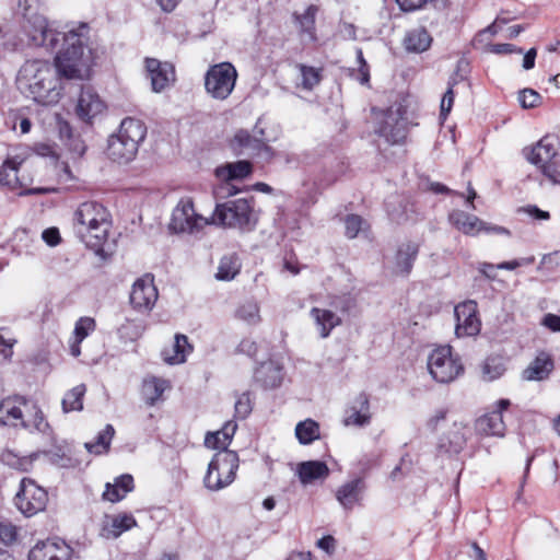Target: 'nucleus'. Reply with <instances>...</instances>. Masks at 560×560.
I'll list each match as a JSON object with an SVG mask.
<instances>
[{"label": "nucleus", "mask_w": 560, "mask_h": 560, "mask_svg": "<svg viewBox=\"0 0 560 560\" xmlns=\"http://www.w3.org/2000/svg\"><path fill=\"white\" fill-rule=\"evenodd\" d=\"M42 237L49 246H56L60 242V234L58 229L56 228H49L44 230L42 233Z\"/></svg>", "instance_id": "55"}, {"label": "nucleus", "mask_w": 560, "mask_h": 560, "mask_svg": "<svg viewBox=\"0 0 560 560\" xmlns=\"http://www.w3.org/2000/svg\"><path fill=\"white\" fill-rule=\"evenodd\" d=\"M448 219L450 222L465 235L476 236L482 229H487L486 222L463 210H453Z\"/></svg>", "instance_id": "25"}, {"label": "nucleus", "mask_w": 560, "mask_h": 560, "mask_svg": "<svg viewBox=\"0 0 560 560\" xmlns=\"http://www.w3.org/2000/svg\"><path fill=\"white\" fill-rule=\"evenodd\" d=\"M5 328H0V362L8 361L13 354V346L16 340L5 337Z\"/></svg>", "instance_id": "48"}, {"label": "nucleus", "mask_w": 560, "mask_h": 560, "mask_svg": "<svg viewBox=\"0 0 560 560\" xmlns=\"http://www.w3.org/2000/svg\"><path fill=\"white\" fill-rule=\"evenodd\" d=\"M75 236L96 254L104 252L113 226L110 211L97 201H84L73 212Z\"/></svg>", "instance_id": "2"}, {"label": "nucleus", "mask_w": 560, "mask_h": 560, "mask_svg": "<svg viewBox=\"0 0 560 560\" xmlns=\"http://www.w3.org/2000/svg\"><path fill=\"white\" fill-rule=\"evenodd\" d=\"M534 262V257L514 259L511 261H503L497 265V269L514 270L523 265H530Z\"/></svg>", "instance_id": "53"}, {"label": "nucleus", "mask_w": 560, "mask_h": 560, "mask_svg": "<svg viewBox=\"0 0 560 560\" xmlns=\"http://www.w3.org/2000/svg\"><path fill=\"white\" fill-rule=\"evenodd\" d=\"M114 434V427L112 424H107L101 432H98L94 442H86L84 446L86 451L91 454H105L109 450Z\"/></svg>", "instance_id": "39"}, {"label": "nucleus", "mask_w": 560, "mask_h": 560, "mask_svg": "<svg viewBox=\"0 0 560 560\" xmlns=\"http://www.w3.org/2000/svg\"><path fill=\"white\" fill-rule=\"evenodd\" d=\"M252 411V401L248 393H243L235 401V413L238 418H246Z\"/></svg>", "instance_id": "50"}, {"label": "nucleus", "mask_w": 560, "mask_h": 560, "mask_svg": "<svg viewBox=\"0 0 560 560\" xmlns=\"http://www.w3.org/2000/svg\"><path fill=\"white\" fill-rule=\"evenodd\" d=\"M69 548L63 542L46 540L37 542L28 552V560H68Z\"/></svg>", "instance_id": "23"}, {"label": "nucleus", "mask_w": 560, "mask_h": 560, "mask_svg": "<svg viewBox=\"0 0 560 560\" xmlns=\"http://www.w3.org/2000/svg\"><path fill=\"white\" fill-rule=\"evenodd\" d=\"M465 427L454 423L452 430L440 441V447L447 453H459L466 444Z\"/></svg>", "instance_id": "35"}, {"label": "nucleus", "mask_w": 560, "mask_h": 560, "mask_svg": "<svg viewBox=\"0 0 560 560\" xmlns=\"http://www.w3.org/2000/svg\"><path fill=\"white\" fill-rule=\"evenodd\" d=\"M137 525V520L129 512L105 515L102 522L101 536L106 539H116Z\"/></svg>", "instance_id": "20"}, {"label": "nucleus", "mask_w": 560, "mask_h": 560, "mask_svg": "<svg viewBox=\"0 0 560 560\" xmlns=\"http://www.w3.org/2000/svg\"><path fill=\"white\" fill-rule=\"evenodd\" d=\"M509 399H500L497 402V408L480 417L476 422L478 432L486 435L503 436L505 433V424L503 421L502 412L510 407Z\"/></svg>", "instance_id": "18"}, {"label": "nucleus", "mask_w": 560, "mask_h": 560, "mask_svg": "<svg viewBox=\"0 0 560 560\" xmlns=\"http://www.w3.org/2000/svg\"><path fill=\"white\" fill-rule=\"evenodd\" d=\"M159 298L158 289L152 275H144L138 278L129 294V302L132 308L139 313H149L154 307Z\"/></svg>", "instance_id": "13"}, {"label": "nucleus", "mask_w": 560, "mask_h": 560, "mask_svg": "<svg viewBox=\"0 0 560 560\" xmlns=\"http://www.w3.org/2000/svg\"><path fill=\"white\" fill-rule=\"evenodd\" d=\"M133 489V477L129 474H124L116 477L113 482L105 485L102 499L110 503H117L124 500Z\"/></svg>", "instance_id": "24"}, {"label": "nucleus", "mask_w": 560, "mask_h": 560, "mask_svg": "<svg viewBox=\"0 0 560 560\" xmlns=\"http://www.w3.org/2000/svg\"><path fill=\"white\" fill-rule=\"evenodd\" d=\"M268 139L264 137V130L255 127V135L252 136L247 130H238L232 140V148L238 154L261 155L266 153L271 156V148L267 145Z\"/></svg>", "instance_id": "14"}, {"label": "nucleus", "mask_w": 560, "mask_h": 560, "mask_svg": "<svg viewBox=\"0 0 560 560\" xmlns=\"http://www.w3.org/2000/svg\"><path fill=\"white\" fill-rule=\"evenodd\" d=\"M104 109V102L93 89L83 88L81 90L77 104V115L80 119L91 121L97 115L102 114Z\"/></svg>", "instance_id": "21"}, {"label": "nucleus", "mask_w": 560, "mask_h": 560, "mask_svg": "<svg viewBox=\"0 0 560 560\" xmlns=\"http://www.w3.org/2000/svg\"><path fill=\"white\" fill-rule=\"evenodd\" d=\"M372 420L370 399L365 393H360L345 411L343 424L346 427L362 428Z\"/></svg>", "instance_id": "19"}, {"label": "nucleus", "mask_w": 560, "mask_h": 560, "mask_svg": "<svg viewBox=\"0 0 560 560\" xmlns=\"http://www.w3.org/2000/svg\"><path fill=\"white\" fill-rule=\"evenodd\" d=\"M255 377L265 388H276L282 383L283 373L280 365L270 361L256 370Z\"/></svg>", "instance_id": "32"}, {"label": "nucleus", "mask_w": 560, "mask_h": 560, "mask_svg": "<svg viewBox=\"0 0 560 560\" xmlns=\"http://www.w3.org/2000/svg\"><path fill=\"white\" fill-rule=\"evenodd\" d=\"M366 485L363 478H354L341 485L336 491V499L346 510L361 504Z\"/></svg>", "instance_id": "22"}, {"label": "nucleus", "mask_w": 560, "mask_h": 560, "mask_svg": "<svg viewBox=\"0 0 560 560\" xmlns=\"http://www.w3.org/2000/svg\"><path fill=\"white\" fill-rule=\"evenodd\" d=\"M257 222L252 199L240 198L217 205L212 214V224L247 232L253 231Z\"/></svg>", "instance_id": "5"}, {"label": "nucleus", "mask_w": 560, "mask_h": 560, "mask_svg": "<svg viewBox=\"0 0 560 560\" xmlns=\"http://www.w3.org/2000/svg\"><path fill=\"white\" fill-rule=\"evenodd\" d=\"M47 502L48 494L44 488L37 486L31 479H22L20 490L14 498V504L24 516L31 517L44 511Z\"/></svg>", "instance_id": "12"}, {"label": "nucleus", "mask_w": 560, "mask_h": 560, "mask_svg": "<svg viewBox=\"0 0 560 560\" xmlns=\"http://www.w3.org/2000/svg\"><path fill=\"white\" fill-rule=\"evenodd\" d=\"M311 317L322 338H327L335 327L341 325V318L330 310L313 307Z\"/></svg>", "instance_id": "29"}, {"label": "nucleus", "mask_w": 560, "mask_h": 560, "mask_svg": "<svg viewBox=\"0 0 560 560\" xmlns=\"http://www.w3.org/2000/svg\"><path fill=\"white\" fill-rule=\"evenodd\" d=\"M456 318L455 334L457 337L475 336L480 330V322L477 317V304L466 301L455 306Z\"/></svg>", "instance_id": "16"}, {"label": "nucleus", "mask_w": 560, "mask_h": 560, "mask_svg": "<svg viewBox=\"0 0 560 560\" xmlns=\"http://www.w3.org/2000/svg\"><path fill=\"white\" fill-rule=\"evenodd\" d=\"M334 542H335V539L331 536H326L317 541V546L320 549L329 551V549L334 547Z\"/></svg>", "instance_id": "64"}, {"label": "nucleus", "mask_w": 560, "mask_h": 560, "mask_svg": "<svg viewBox=\"0 0 560 560\" xmlns=\"http://www.w3.org/2000/svg\"><path fill=\"white\" fill-rule=\"evenodd\" d=\"M428 370L431 377L441 384H448L464 373L460 358L453 353L451 346H440L428 357Z\"/></svg>", "instance_id": "9"}, {"label": "nucleus", "mask_w": 560, "mask_h": 560, "mask_svg": "<svg viewBox=\"0 0 560 560\" xmlns=\"http://www.w3.org/2000/svg\"><path fill=\"white\" fill-rule=\"evenodd\" d=\"M236 429L237 424L234 421H226L221 430L207 433L205 438V445L208 448L220 450V452H230L228 446L230 445Z\"/></svg>", "instance_id": "27"}, {"label": "nucleus", "mask_w": 560, "mask_h": 560, "mask_svg": "<svg viewBox=\"0 0 560 560\" xmlns=\"http://www.w3.org/2000/svg\"><path fill=\"white\" fill-rule=\"evenodd\" d=\"M518 101L524 108H534L540 104L541 96L532 89H524L518 94Z\"/></svg>", "instance_id": "47"}, {"label": "nucleus", "mask_w": 560, "mask_h": 560, "mask_svg": "<svg viewBox=\"0 0 560 560\" xmlns=\"http://www.w3.org/2000/svg\"><path fill=\"white\" fill-rule=\"evenodd\" d=\"M505 363L501 357H489L482 365V378L485 381H494L501 377L505 372Z\"/></svg>", "instance_id": "42"}, {"label": "nucleus", "mask_w": 560, "mask_h": 560, "mask_svg": "<svg viewBox=\"0 0 560 560\" xmlns=\"http://www.w3.org/2000/svg\"><path fill=\"white\" fill-rule=\"evenodd\" d=\"M295 436L301 444H311L320 436L319 424L313 419L300 421L295 427Z\"/></svg>", "instance_id": "37"}, {"label": "nucleus", "mask_w": 560, "mask_h": 560, "mask_svg": "<svg viewBox=\"0 0 560 560\" xmlns=\"http://www.w3.org/2000/svg\"><path fill=\"white\" fill-rule=\"evenodd\" d=\"M431 43L432 37L424 27H416L409 31L404 39L406 49L412 52L425 51Z\"/></svg>", "instance_id": "34"}, {"label": "nucleus", "mask_w": 560, "mask_h": 560, "mask_svg": "<svg viewBox=\"0 0 560 560\" xmlns=\"http://www.w3.org/2000/svg\"><path fill=\"white\" fill-rule=\"evenodd\" d=\"M376 126L375 132L390 144L401 143L407 137L406 106L395 102L386 110H373Z\"/></svg>", "instance_id": "7"}, {"label": "nucleus", "mask_w": 560, "mask_h": 560, "mask_svg": "<svg viewBox=\"0 0 560 560\" xmlns=\"http://www.w3.org/2000/svg\"><path fill=\"white\" fill-rule=\"evenodd\" d=\"M553 370V361L547 353H540L523 371V378L526 381L546 380Z\"/></svg>", "instance_id": "28"}, {"label": "nucleus", "mask_w": 560, "mask_h": 560, "mask_svg": "<svg viewBox=\"0 0 560 560\" xmlns=\"http://www.w3.org/2000/svg\"><path fill=\"white\" fill-rule=\"evenodd\" d=\"M24 31L34 46L54 50L62 40L55 63L44 59H27L19 68L15 86L26 98L40 106H54L62 97L61 77L83 79L88 72L84 60V38L88 26L82 24L78 31L60 33L48 25L46 18L26 8Z\"/></svg>", "instance_id": "1"}, {"label": "nucleus", "mask_w": 560, "mask_h": 560, "mask_svg": "<svg viewBox=\"0 0 560 560\" xmlns=\"http://www.w3.org/2000/svg\"><path fill=\"white\" fill-rule=\"evenodd\" d=\"M145 136L147 127L141 120L131 117L125 118L117 132L107 139L106 156L120 165L132 162Z\"/></svg>", "instance_id": "4"}, {"label": "nucleus", "mask_w": 560, "mask_h": 560, "mask_svg": "<svg viewBox=\"0 0 560 560\" xmlns=\"http://www.w3.org/2000/svg\"><path fill=\"white\" fill-rule=\"evenodd\" d=\"M252 173V164L248 161H237L234 163H228L215 170V175L219 179L225 182L220 187V191L224 196L236 195L240 189L232 185L230 182L235 179H243Z\"/></svg>", "instance_id": "17"}, {"label": "nucleus", "mask_w": 560, "mask_h": 560, "mask_svg": "<svg viewBox=\"0 0 560 560\" xmlns=\"http://www.w3.org/2000/svg\"><path fill=\"white\" fill-rule=\"evenodd\" d=\"M0 424L23 428L47 436L52 429L36 401L21 395H12L0 401Z\"/></svg>", "instance_id": "3"}, {"label": "nucleus", "mask_w": 560, "mask_h": 560, "mask_svg": "<svg viewBox=\"0 0 560 560\" xmlns=\"http://www.w3.org/2000/svg\"><path fill=\"white\" fill-rule=\"evenodd\" d=\"M296 69L299 70L300 74V83L298 86L302 88L303 90L312 91L320 83L323 79L322 68L299 63L296 65Z\"/></svg>", "instance_id": "38"}, {"label": "nucleus", "mask_w": 560, "mask_h": 560, "mask_svg": "<svg viewBox=\"0 0 560 560\" xmlns=\"http://www.w3.org/2000/svg\"><path fill=\"white\" fill-rule=\"evenodd\" d=\"M192 351V346L188 342V338L185 335H175V340L170 348H165L162 351V355L165 362L170 364H179L186 361L187 354Z\"/></svg>", "instance_id": "30"}, {"label": "nucleus", "mask_w": 560, "mask_h": 560, "mask_svg": "<svg viewBox=\"0 0 560 560\" xmlns=\"http://www.w3.org/2000/svg\"><path fill=\"white\" fill-rule=\"evenodd\" d=\"M96 323L92 317H81L75 323L73 338L82 342L91 332L95 330Z\"/></svg>", "instance_id": "45"}, {"label": "nucleus", "mask_w": 560, "mask_h": 560, "mask_svg": "<svg viewBox=\"0 0 560 560\" xmlns=\"http://www.w3.org/2000/svg\"><path fill=\"white\" fill-rule=\"evenodd\" d=\"M524 211L535 220H548L550 218L549 212L540 210L536 206H528L524 208Z\"/></svg>", "instance_id": "56"}, {"label": "nucleus", "mask_w": 560, "mask_h": 560, "mask_svg": "<svg viewBox=\"0 0 560 560\" xmlns=\"http://www.w3.org/2000/svg\"><path fill=\"white\" fill-rule=\"evenodd\" d=\"M494 269H497V265L489 262H480L478 266L479 272L490 280H493L495 278V275L493 272Z\"/></svg>", "instance_id": "60"}, {"label": "nucleus", "mask_w": 560, "mask_h": 560, "mask_svg": "<svg viewBox=\"0 0 560 560\" xmlns=\"http://www.w3.org/2000/svg\"><path fill=\"white\" fill-rule=\"evenodd\" d=\"M236 317L248 325H257L261 320L258 303L255 301L244 302L236 310Z\"/></svg>", "instance_id": "43"}, {"label": "nucleus", "mask_w": 560, "mask_h": 560, "mask_svg": "<svg viewBox=\"0 0 560 560\" xmlns=\"http://www.w3.org/2000/svg\"><path fill=\"white\" fill-rule=\"evenodd\" d=\"M145 70L151 81L152 91L163 92L176 80L175 68L171 62H162L155 58L145 59Z\"/></svg>", "instance_id": "15"}, {"label": "nucleus", "mask_w": 560, "mask_h": 560, "mask_svg": "<svg viewBox=\"0 0 560 560\" xmlns=\"http://www.w3.org/2000/svg\"><path fill=\"white\" fill-rule=\"evenodd\" d=\"M537 51L535 48H530L523 58V68L525 70H529L534 68L535 66V58H536Z\"/></svg>", "instance_id": "61"}, {"label": "nucleus", "mask_w": 560, "mask_h": 560, "mask_svg": "<svg viewBox=\"0 0 560 560\" xmlns=\"http://www.w3.org/2000/svg\"><path fill=\"white\" fill-rule=\"evenodd\" d=\"M317 7L310 5L302 14H295L296 23L299 24L300 35L304 40L315 42L316 28L315 19L317 14Z\"/></svg>", "instance_id": "33"}, {"label": "nucleus", "mask_w": 560, "mask_h": 560, "mask_svg": "<svg viewBox=\"0 0 560 560\" xmlns=\"http://www.w3.org/2000/svg\"><path fill=\"white\" fill-rule=\"evenodd\" d=\"M419 252V245L407 242L399 246L395 257V272L408 275Z\"/></svg>", "instance_id": "31"}, {"label": "nucleus", "mask_w": 560, "mask_h": 560, "mask_svg": "<svg viewBox=\"0 0 560 560\" xmlns=\"http://www.w3.org/2000/svg\"><path fill=\"white\" fill-rule=\"evenodd\" d=\"M490 51L497 55H505V54H522V48L516 47L513 44H494L491 45Z\"/></svg>", "instance_id": "52"}, {"label": "nucleus", "mask_w": 560, "mask_h": 560, "mask_svg": "<svg viewBox=\"0 0 560 560\" xmlns=\"http://www.w3.org/2000/svg\"><path fill=\"white\" fill-rule=\"evenodd\" d=\"M86 393L84 384H79L68 390L61 401L62 411L65 413L71 411H81L83 409V397Z\"/></svg>", "instance_id": "40"}, {"label": "nucleus", "mask_w": 560, "mask_h": 560, "mask_svg": "<svg viewBox=\"0 0 560 560\" xmlns=\"http://www.w3.org/2000/svg\"><path fill=\"white\" fill-rule=\"evenodd\" d=\"M471 549L472 553H470L469 557L472 560H488L486 552L477 542H471Z\"/></svg>", "instance_id": "62"}, {"label": "nucleus", "mask_w": 560, "mask_h": 560, "mask_svg": "<svg viewBox=\"0 0 560 560\" xmlns=\"http://www.w3.org/2000/svg\"><path fill=\"white\" fill-rule=\"evenodd\" d=\"M511 19L498 16L491 25H489L486 30L480 32V35H485L487 33L495 35L501 30L502 25L506 24Z\"/></svg>", "instance_id": "57"}, {"label": "nucleus", "mask_w": 560, "mask_h": 560, "mask_svg": "<svg viewBox=\"0 0 560 560\" xmlns=\"http://www.w3.org/2000/svg\"><path fill=\"white\" fill-rule=\"evenodd\" d=\"M18 538V527L10 522L0 523V540L5 545L13 544Z\"/></svg>", "instance_id": "49"}, {"label": "nucleus", "mask_w": 560, "mask_h": 560, "mask_svg": "<svg viewBox=\"0 0 560 560\" xmlns=\"http://www.w3.org/2000/svg\"><path fill=\"white\" fill-rule=\"evenodd\" d=\"M238 72L229 61L210 66L203 78L206 93L215 101H225L233 93Z\"/></svg>", "instance_id": "8"}, {"label": "nucleus", "mask_w": 560, "mask_h": 560, "mask_svg": "<svg viewBox=\"0 0 560 560\" xmlns=\"http://www.w3.org/2000/svg\"><path fill=\"white\" fill-rule=\"evenodd\" d=\"M238 351L248 355H255L257 352V345L249 339L242 340L238 345Z\"/></svg>", "instance_id": "59"}, {"label": "nucleus", "mask_w": 560, "mask_h": 560, "mask_svg": "<svg viewBox=\"0 0 560 560\" xmlns=\"http://www.w3.org/2000/svg\"><path fill=\"white\" fill-rule=\"evenodd\" d=\"M541 325L553 332H560V316L556 314H546L541 320Z\"/></svg>", "instance_id": "54"}, {"label": "nucleus", "mask_w": 560, "mask_h": 560, "mask_svg": "<svg viewBox=\"0 0 560 560\" xmlns=\"http://www.w3.org/2000/svg\"><path fill=\"white\" fill-rule=\"evenodd\" d=\"M170 387V382L164 378L149 377L144 380L142 392L147 402L153 406Z\"/></svg>", "instance_id": "36"}, {"label": "nucleus", "mask_w": 560, "mask_h": 560, "mask_svg": "<svg viewBox=\"0 0 560 560\" xmlns=\"http://www.w3.org/2000/svg\"><path fill=\"white\" fill-rule=\"evenodd\" d=\"M212 224V217L197 213L190 197L182 198L172 212L170 228L177 233L194 234Z\"/></svg>", "instance_id": "11"}, {"label": "nucleus", "mask_w": 560, "mask_h": 560, "mask_svg": "<svg viewBox=\"0 0 560 560\" xmlns=\"http://www.w3.org/2000/svg\"><path fill=\"white\" fill-rule=\"evenodd\" d=\"M240 261L235 255H229L221 258L215 273V278L222 281H230L240 272Z\"/></svg>", "instance_id": "41"}, {"label": "nucleus", "mask_w": 560, "mask_h": 560, "mask_svg": "<svg viewBox=\"0 0 560 560\" xmlns=\"http://www.w3.org/2000/svg\"><path fill=\"white\" fill-rule=\"evenodd\" d=\"M296 474L301 483L306 486L326 479L329 475V468L324 462L307 460L298 465Z\"/></svg>", "instance_id": "26"}, {"label": "nucleus", "mask_w": 560, "mask_h": 560, "mask_svg": "<svg viewBox=\"0 0 560 560\" xmlns=\"http://www.w3.org/2000/svg\"><path fill=\"white\" fill-rule=\"evenodd\" d=\"M346 235L349 238L358 236L360 231L364 230L365 221L357 214H349L345 219Z\"/></svg>", "instance_id": "46"}, {"label": "nucleus", "mask_w": 560, "mask_h": 560, "mask_svg": "<svg viewBox=\"0 0 560 560\" xmlns=\"http://www.w3.org/2000/svg\"><path fill=\"white\" fill-rule=\"evenodd\" d=\"M446 417V411L445 410H438L435 412V415L430 418V420L428 421V425L431 428V429H435L438 423L442 420H444Z\"/></svg>", "instance_id": "63"}, {"label": "nucleus", "mask_w": 560, "mask_h": 560, "mask_svg": "<svg viewBox=\"0 0 560 560\" xmlns=\"http://www.w3.org/2000/svg\"><path fill=\"white\" fill-rule=\"evenodd\" d=\"M454 83H450L447 91L444 93L442 101H441V116L446 118V116L450 114L453 103H454V91H453Z\"/></svg>", "instance_id": "51"}, {"label": "nucleus", "mask_w": 560, "mask_h": 560, "mask_svg": "<svg viewBox=\"0 0 560 560\" xmlns=\"http://www.w3.org/2000/svg\"><path fill=\"white\" fill-rule=\"evenodd\" d=\"M237 468L238 456L235 452H218L208 465L205 487L210 491L226 488L234 481Z\"/></svg>", "instance_id": "10"}, {"label": "nucleus", "mask_w": 560, "mask_h": 560, "mask_svg": "<svg viewBox=\"0 0 560 560\" xmlns=\"http://www.w3.org/2000/svg\"><path fill=\"white\" fill-rule=\"evenodd\" d=\"M558 144L555 136H545L530 149H524V154L527 161L538 166L553 184L560 185Z\"/></svg>", "instance_id": "6"}, {"label": "nucleus", "mask_w": 560, "mask_h": 560, "mask_svg": "<svg viewBox=\"0 0 560 560\" xmlns=\"http://www.w3.org/2000/svg\"><path fill=\"white\" fill-rule=\"evenodd\" d=\"M18 163L15 160H7L0 168V183L10 187H14L18 182Z\"/></svg>", "instance_id": "44"}, {"label": "nucleus", "mask_w": 560, "mask_h": 560, "mask_svg": "<svg viewBox=\"0 0 560 560\" xmlns=\"http://www.w3.org/2000/svg\"><path fill=\"white\" fill-rule=\"evenodd\" d=\"M357 56H358V61L360 63V74H361L360 82L366 83V82H369V79H370L368 65L363 58V54L361 50H358Z\"/></svg>", "instance_id": "58"}]
</instances>
